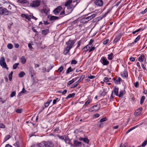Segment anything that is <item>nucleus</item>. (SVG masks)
<instances>
[{
    "mask_svg": "<svg viewBox=\"0 0 147 147\" xmlns=\"http://www.w3.org/2000/svg\"><path fill=\"white\" fill-rule=\"evenodd\" d=\"M120 39V38L119 36L116 37L114 39L113 43L114 44H115L116 43L119 41Z\"/></svg>",
    "mask_w": 147,
    "mask_h": 147,
    "instance_id": "aec40b11",
    "label": "nucleus"
},
{
    "mask_svg": "<svg viewBox=\"0 0 147 147\" xmlns=\"http://www.w3.org/2000/svg\"><path fill=\"white\" fill-rule=\"evenodd\" d=\"M74 145L76 146H78L79 145L81 144V142H79L77 140H75L74 142Z\"/></svg>",
    "mask_w": 147,
    "mask_h": 147,
    "instance_id": "c85d7f7f",
    "label": "nucleus"
},
{
    "mask_svg": "<svg viewBox=\"0 0 147 147\" xmlns=\"http://www.w3.org/2000/svg\"><path fill=\"white\" fill-rule=\"evenodd\" d=\"M19 65V63H15L13 66V69H16Z\"/></svg>",
    "mask_w": 147,
    "mask_h": 147,
    "instance_id": "c9c22d12",
    "label": "nucleus"
},
{
    "mask_svg": "<svg viewBox=\"0 0 147 147\" xmlns=\"http://www.w3.org/2000/svg\"><path fill=\"white\" fill-rule=\"evenodd\" d=\"M75 95V94L74 93H73L71 94H69L67 96L66 98V99H68L69 98L73 97Z\"/></svg>",
    "mask_w": 147,
    "mask_h": 147,
    "instance_id": "b1692460",
    "label": "nucleus"
},
{
    "mask_svg": "<svg viewBox=\"0 0 147 147\" xmlns=\"http://www.w3.org/2000/svg\"><path fill=\"white\" fill-rule=\"evenodd\" d=\"M30 18H32V19H34L35 20H36L37 19L36 18V17H35L33 15H30Z\"/></svg>",
    "mask_w": 147,
    "mask_h": 147,
    "instance_id": "052dcab7",
    "label": "nucleus"
},
{
    "mask_svg": "<svg viewBox=\"0 0 147 147\" xmlns=\"http://www.w3.org/2000/svg\"><path fill=\"white\" fill-rule=\"evenodd\" d=\"M84 77H85V76L84 75H82L81 76L80 78L78 81H79V82H80L82 80H83V79H84Z\"/></svg>",
    "mask_w": 147,
    "mask_h": 147,
    "instance_id": "de8ad7c7",
    "label": "nucleus"
},
{
    "mask_svg": "<svg viewBox=\"0 0 147 147\" xmlns=\"http://www.w3.org/2000/svg\"><path fill=\"white\" fill-rule=\"evenodd\" d=\"M74 82V80H73L72 79L71 80L69 81L67 83V84L69 85H70L73 83Z\"/></svg>",
    "mask_w": 147,
    "mask_h": 147,
    "instance_id": "bf43d9fd",
    "label": "nucleus"
},
{
    "mask_svg": "<svg viewBox=\"0 0 147 147\" xmlns=\"http://www.w3.org/2000/svg\"><path fill=\"white\" fill-rule=\"evenodd\" d=\"M147 12V8H146L144 11L141 12V13L142 14H144L145 13H146Z\"/></svg>",
    "mask_w": 147,
    "mask_h": 147,
    "instance_id": "e2e57ef3",
    "label": "nucleus"
},
{
    "mask_svg": "<svg viewBox=\"0 0 147 147\" xmlns=\"http://www.w3.org/2000/svg\"><path fill=\"white\" fill-rule=\"evenodd\" d=\"M72 0H68L65 4V6L67 7V12L68 13H70L72 12L75 7L77 5V3L74 6L71 4V3H72Z\"/></svg>",
    "mask_w": 147,
    "mask_h": 147,
    "instance_id": "f03ea898",
    "label": "nucleus"
},
{
    "mask_svg": "<svg viewBox=\"0 0 147 147\" xmlns=\"http://www.w3.org/2000/svg\"><path fill=\"white\" fill-rule=\"evenodd\" d=\"M108 59L109 60H112L114 57L113 54L112 53H111L108 55Z\"/></svg>",
    "mask_w": 147,
    "mask_h": 147,
    "instance_id": "f3484780",
    "label": "nucleus"
},
{
    "mask_svg": "<svg viewBox=\"0 0 147 147\" xmlns=\"http://www.w3.org/2000/svg\"><path fill=\"white\" fill-rule=\"evenodd\" d=\"M63 69V66H61L58 69L57 71L58 72H61Z\"/></svg>",
    "mask_w": 147,
    "mask_h": 147,
    "instance_id": "f704fd0d",
    "label": "nucleus"
},
{
    "mask_svg": "<svg viewBox=\"0 0 147 147\" xmlns=\"http://www.w3.org/2000/svg\"><path fill=\"white\" fill-rule=\"evenodd\" d=\"M73 70L71 69V67H69L68 68L67 70L66 73L67 74H69L70 72L72 71Z\"/></svg>",
    "mask_w": 147,
    "mask_h": 147,
    "instance_id": "7c9ffc66",
    "label": "nucleus"
},
{
    "mask_svg": "<svg viewBox=\"0 0 147 147\" xmlns=\"http://www.w3.org/2000/svg\"><path fill=\"white\" fill-rule=\"evenodd\" d=\"M77 63V61L75 60H72L71 62V64H76Z\"/></svg>",
    "mask_w": 147,
    "mask_h": 147,
    "instance_id": "09e8293b",
    "label": "nucleus"
},
{
    "mask_svg": "<svg viewBox=\"0 0 147 147\" xmlns=\"http://www.w3.org/2000/svg\"><path fill=\"white\" fill-rule=\"evenodd\" d=\"M64 140L66 144H71V140L67 137H66L65 138Z\"/></svg>",
    "mask_w": 147,
    "mask_h": 147,
    "instance_id": "2eb2a0df",
    "label": "nucleus"
},
{
    "mask_svg": "<svg viewBox=\"0 0 147 147\" xmlns=\"http://www.w3.org/2000/svg\"><path fill=\"white\" fill-rule=\"evenodd\" d=\"M145 99V96H142V97L141 98V100H140V104H141L142 105L143 104Z\"/></svg>",
    "mask_w": 147,
    "mask_h": 147,
    "instance_id": "72a5a7b5",
    "label": "nucleus"
},
{
    "mask_svg": "<svg viewBox=\"0 0 147 147\" xmlns=\"http://www.w3.org/2000/svg\"><path fill=\"white\" fill-rule=\"evenodd\" d=\"M100 107L98 105H95L90 108V110L92 111H96L99 110Z\"/></svg>",
    "mask_w": 147,
    "mask_h": 147,
    "instance_id": "9b49d317",
    "label": "nucleus"
},
{
    "mask_svg": "<svg viewBox=\"0 0 147 147\" xmlns=\"http://www.w3.org/2000/svg\"><path fill=\"white\" fill-rule=\"evenodd\" d=\"M79 81H78L76 82L74 84L72 85V87L75 88L79 84Z\"/></svg>",
    "mask_w": 147,
    "mask_h": 147,
    "instance_id": "e433bc0d",
    "label": "nucleus"
},
{
    "mask_svg": "<svg viewBox=\"0 0 147 147\" xmlns=\"http://www.w3.org/2000/svg\"><path fill=\"white\" fill-rule=\"evenodd\" d=\"M100 61L104 65H107L109 64V61L107 60L106 58L105 57H101Z\"/></svg>",
    "mask_w": 147,
    "mask_h": 147,
    "instance_id": "423d86ee",
    "label": "nucleus"
},
{
    "mask_svg": "<svg viewBox=\"0 0 147 147\" xmlns=\"http://www.w3.org/2000/svg\"><path fill=\"white\" fill-rule=\"evenodd\" d=\"M92 47V46L89 45H88L84 48L83 49H84V51H85V53H86L88 51H89L90 49Z\"/></svg>",
    "mask_w": 147,
    "mask_h": 147,
    "instance_id": "f8f14e48",
    "label": "nucleus"
},
{
    "mask_svg": "<svg viewBox=\"0 0 147 147\" xmlns=\"http://www.w3.org/2000/svg\"><path fill=\"white\" fill-rule=\"evenodd\" d=\"M5 3H6L7 4H9L8 3L5 1V0H0V5H2Z\"/></svg>",
    "mask_w": 147,
    "mask_h": 147,
    "instance_id": "473e14b6",
    "label": "nucleus"
},
{
    "mask_svg": "<svg viewBox=\"0 0 147 147\" xmlns=\"http://www.w3.org/2000/svg\"><path fill=\"white\" fill-rule=\"evenodd\" d=\"M62 9L61 6H59L55 8L53 11V12L55 15H57L61 11Z\"/></svg>",
    "mask_w": 147,
    "mask_h": 147,
    "instance_id": "9d476101",
    "label": "nucleus"
},
{
    "mask_svg": "<svg viewBox=\"0 0 147 147\" xmlns=\"http://www.w3.org/2000/svg\"><path fill=\"white\" fill-rule=\"evenodd\" d=\"M121 80H122L120 78H119L118 79L114 80L115 83L116 84H120L121 81Z\"/></svg>",
    "mask_w": 147,
    "mask_h": 147,
    "instance_id": "4be33fe9",
    "label": "nucleus"
},
{
    "mask_svg": "<svg viewBox=\"0 0 147 147\" xmlns=\"http://www.w3.org/2000/svg\"><path fill=\"white\" fill-rule=\"evenodd\" d=\"M11 138L10 136L9 135H7L5 137L4 140V141L5 142L7 140H8V139H9L10 138Z\"/></svg>",
    "mask_w": 147,
    "mask_h": 147,
    "instance_id": "4c0bfd02",
    "label": "nucleus"
},
{
    "mask_svg": "<svg viewBox=\"0 0 147 147\" xmlns=\"http://www.w3.org/2000/svg\"><path fill=\"white\" fill-rule=\"evenodd\" d=\"M44 142L39 144L38 146L39 147H45V145Z\"/></svg>",
    "mask_w": 147,
    "mask_h": 147,
    "instance_id": "c756f323",
    "label": "nucleus"
},
{
    "mask_svg": "<svg viewBox=\"0 0 147 147\" xmlns=\"http://www.w3.org/2000/svg\"><path fill=\"white\" fill-rule=\"evenodd\" d=\"M106 92H105L104 91H103L102 93L100 94V95L101 96H104L106 94Z\"/></svg>",
    "mask_w": 147,
    "mask_h": 147,
    "instance_id": "69168bd1",
    "label": "nucleus"
},
{
    "mask_svg": "<svg viewBox=\"0 0 147 147\" xmlns=\"http://www.w3.org/2000/svg\"><path fill=\"white\" fill-rule=\"evenodd\" d=\"M0 127L1 128H4L5 127V125L3 123L0 124Z\"/></svg>",
    "mask_w": 147,
    "mask_h": 147,
    "instance_id": "680f3d73",
    "label": "nucleus"
},
{
    "mask_svg": "<svg viewBox=\"0 0 147 147\" xmlns=\"http://www.w3.org/2000/svg\"><path fill=\"white\" fill-rule=\"evenodd\" d=\"M41 4L40 1L36 0L33 1L30 4V6L32 7H39Z\"/></svg>",
    "mask_w": 147,
    "mask_h": 147,
    "instance_id": "20e7f679",
    "label": "nucleus"
},
{
    "mask_svg": "<svg viewBox=\"0 0 147 147\" xmlns=\"http://www.w3.org/2000/svg\"><path fill=\"white\" fill-rule=\"evenodd\" d=\"M18 1L22 4H26L29 3V1L27 0H18Z\"/></svg>",
    "mask_w": 147,
    "mask_h": 147,
    "instance_id": "6ab92c4d",
    "label": "nucleus"
},
{
    "mask_svg": "<svg viewBox=\"0 0 147 147\" xmlns=\"http://www.w3.org/2000/svg\"><path fill=\"white\" fill-rule=\"evenodd\" d=\"M124 92V91L123 90L120 91L119 92V94H118V95L117 96H119V97H123V96Z\"/></svg>",
    "mask_w": 147,
    "mask_h": 147,
    "instance_id": "412c9836",
    "label": "nucleus"
},
{
    "mask_svg": "<svg viewBox=\"0 0 147 147\" xmlns=\"http://www.w3.org/2000/svg\"><path fill=\"white\" fill-rule=\"evenodd\" d=\"M106 120V118H103L102 119H101L100 121V123H102V122H103L104 121H105Z\"/></svg>",
    "mask_w": 147,
    "mask_h": 147,
    "instance_id": "6e6d98bb",
    "label": "nucleus"
},
{
    "mask_svg": "<svg viewBox=\"0 0 147 147\" xmlns=\"http://www.w3.org/2000/svg\"><path fill=\"white\" fill-rule=\"evenodd\" d=\"M48 11V9L46 7H44L43 8V9L42 10V12L43 13H45L46 15L47 14Z\"/></svg>",
    "mask_w": 147,
    "mask_h": 147,
    "instance_id": "dca6fc26",
    "label": "nucleus"
},
{
    "mask_svg": "<svg viewBox=\"0 0 147 147\" xmlns=\"http://www.w3.org/2000/svg\"><path fill=\"white\" fill-rule=\"evenodd\" d=\"M86 15L88 16L82 19L81 20V22H83V23H86L87 22H88L94 18L96 14L94 13L92 14V13H89L88 14Z\"/></svg>",
    "mask_w": 147,
    "mask_h": 147,
    "instance_id": "7ed1b4c3",
    "label": "nucleus"
},
{
    "mask_svg": "<svg viewBox=\"0 0 147 147\" xmlns=\"http://www.w3.org/2000/svg\"><path fill=\"white\" fill-rule=\"evenodd\" d=\"M109 78H108L105 77L104 78V82H107L109 81Z\"/></svg>",
    "mask_w": 147,
    "mask_h": 147,
    "instance_id": "13d9d810",
    "label": "nucleus"
},
{
    "mask_svg": "<svg viewBox=\"0 0 147 147\" xmlns=\"http://www.w3.org/2000/svg\"><path fill=\"white\" fill-rule=\"evenodd\" d=\"M113 92H112L111 94V96L110 97V98H109L110 101H112L113 100Z\"/></svg>",
    "mask_w": 147,
    "mask_h": 147,
    "instance_id": "864d4df0",
    "label": "nucleus"
},
{
    "mask_svg": "<svg viewBox=\"0 0 147 147\" xmlns=\"http://www.w3.org/2000/svg\"><path fill=\"white\" fill-rule=\"evenodd\" d=\"M25 75V73L23 71H21L19 74V76L20 78L23 77Z\"/></svg>",
    "mask_w": 147,
    "mask_h": 147,
    "instance_id": "2f4dec72",
    "label": "nucleus"
},
{
    "mask_svg": "<svg viewBox=\"0 0 147 147\" xmlns=\"http://www.w3.org/2000/svg\"><path fill=\"white\" fill-rule=\"evenodd\" d=\"M10 11L6 8L1 7H0V15H7Z\"/></svg>",
    "mask_w": 147,
    "mask_h": 147,
    "instance_id": "39448f33",
    "label": "nucleus"
},
{
    "mask_svg": "<svg viewBox=\"0 0 147 147\" xmlns=\"http://www.w3.org/2000/svg\"><path fill=\"white\" fill-rule=\"evenodd\" d=\"M83 141L86 143H88L89 142V140L87 138H84Z\"/></svg>",
    "mask_w": 147,
    "mask_h": 147,
    "instance_id": "8fccbe9b",
    "label": "nucleus"
},
{
    "mask_svg": "<svg viewBox=\"0 0 147 147\" xmlns=\"http://www.w3.org/2000/svg\"><path fill=\"white\" fill-rule=\"evenodd\" d=\"M59 101V100L58 98H57L56 99H54L53 100V105L55 104L57 102V101Z\"/></svg>",
    "mask_w": 147,
    "mask_h": 147,
    "instance_id": "603ef678",
    "label": "nucleus"
},
{
    "mask_svg": "<svg viewBox=\"0 0 147 147\" xmlns=\"http://www.w3.org/2000/svg\"><path fill=\"white\" fill-rule=\"evenodd\" d=\"M109 41V39H107L105 40H104L103 42V44L104 45H106Z\"/></svg>",
    "mask_w": 147,
    "mask_h": 147,
    "instance_id": "5fc2aeb1",
    "label": "nucleus"
},
{
    "mask_svg": "<svg viewBox=\"0 0 147 147\" xmlns=\"http://www.w3.org/2000/svg\"><path fill=\"white\" fill-rule=\"evenodd\" d=\"M94 3L96 5L99 7H101L103 4L102 0H94Z\"/></svg>",
    "mask_w": 147,
    "mask_h": 147,
    "instance_id": "0eeeda50",
    "label": "nucleus"
},
{
    "mask_svg": "<svg viewBox=\"0 0 147 147\" xmlns=\"http://www.w3.org/2000/svg\"><path fill=\"white\" fill-rule=\"evenodd\" d=\"M16 94V92L15 91H13L11 92L10 94L11 97H13L14 96H15Z\"/></svg>",
    "mask_w": 147,
    "mask_h": 147,
    "instance_id": "c03bdc74",
    "label": "nucleus"
},
{
    "mask_svg": "<svg viewBox=\"0 0 147 147\" xmlns=\"http://www.w3.org/2000/svg\"><path fill=\"white\" fill-rule=\"evenodd\" d=\"M7 47L8 48H9L10 49H11L13 48V46L12 45V44H11V43H9V44H8V45H7Z\"/></svg>",
    "mask_w": 147,
    "mask_h": 147,
    "instance_id": "37998d69",
    "label": "nucleus"
},
{
    "mask_svg": "<svg viewBox=\"0 0 147 147\" xmlns=\"http://www.w3.org/2000/svg\"><path fill=\"white\" fill-rule=\"evenodd\" d=\"M141 30H142V29H141V28H139L137 30H136L134 31L133 32H132V34H135L136 33V32H138L140 31Z\"/></svg>",
    "mask_w": 147,
    "mask_h": 147,
    "instance_id": "ea45409f",
    "label": "nucleus"
},
{
    "mask_svg": "<svg viewBox=\"0 0 147 147\" xmlns=\"http://www.w3.org/2000/svg\"><path fill=\"white\" fill-rule=\"evenodd\" d=\"M74 43L75 42L74 40H70L66 42V45H68L65 48L63 52L64 55H66L69 52V50L72 48Z\"/></svg>",
    "mask_w": 147,
    "mask_h": 147,
    "instance_id": "f257e3e1",
    "label": "nucleus"
},
{
    "mask_svg": "<svg viewBox=\"0 0 147 147\" xmlns=\"http://www.w3.org/2000/svg\"><path fill=\"white\" fill-rule=\"evenodd\" d=\"M90 102V100L89 99H88L85 102V104L84 105L83 108H86V107L89 104Z\"/></svg>",
    "mask_w": 147,
    "mask_h": 147,
    "instance_id": "cd10ccee",
    "label": "nucleus"
},
{
    "mask_svg": "<svg viewBox=\"0 0 147 147\" xmlns=\"http://www.w3.org/2000/svg\"><path fill=\"white\" fill-rule=\"evenodd\" d=\"M53 66L51 65V64H49L47 67V72H49L52 69Z\"/></svg>",
    "mask_w": 147,
    "mask_h": 147,
    "instance_id": "393cba45",
    "label": "nucleus"
},
{
    "mask_svg": "<svg viewBox=\"0 0 147 147\" xmlns=\"http://www.w3.org/2000/svg\"><path fill=\"white\" fill-rule=\"evenodd\" d=\"M59 18L58 17L52 16L50 18V20H56L58 19Z\"/></svg>",
    "mask_w": 147,
    "mask_h": 147,
    "instance_id": "bb28decb",
    "label": "nucleus"
},
{
    "mask_svg": "<svg viewBox=\"0 0 147 147\" xmlns=\"http://www.w3.org/2000/svg\"><path fill=\"white\" fill-rule=\"evenodd\" d=\"M16 112L18 113H21L22 112V109H18L16 110Z\"/></svg>",
    "mask_w": 147,
    "mask_h": 147,
    "instance_id": "49530a36",
    "label": "nucleus"
},
{
    "mask_svg": "<svg viewBox=\"0 0 147 147\" xmlns=\"http://www.w3.org/2000/svg\"><path fill=\"white\" fill-rule=\"evenodd\" d=\"M140 35H138L134 40V42L136 43L140 39Z\"/></svg>",
    "mask_w": 147,
    "mask_h": 147,
    "instance_id": "79ce46f5",
    "label": "nucleus"
},
{
    "mask_svg": "<svg viewBox=\"0 0 147 147\" xmlns=\"http://www.w3.org/2000/svg\"><path fill=\"white\" fill-rule=\"evenodd\" d=\"M136 128V126H134V127H132L131 128L129 129H128L126 132V134H127L128 133H129V132H130L132 130Z\"/></svg>",
    "mask_w": 147,
    "mask_h": 147,
    "instance_id": "a18cd8bd",
    "label": "nucleus"
},
{
    "mask_svg": "<svg viewBox=\"0 0 147 147\" xmlns=\"http://www.w3.org/2000/svg\"><path fill=\"white\" fill-rule=\"evenodd\" d=\"M49 103L48 102H47L45 103V107H47L49 106Z\"/></svg>",
    "mask_w": 147,
    "mask_h": 147,
    "instance_id": "774afa93",
    "label": "nucleus"
},
{
    "mask_svg": "<svg viewBox=\"0 0 147 147\" xmlns=\"http://www.w3.org/2000/svg\"><path fill=\"white\" fill-rule=\"evenodd\" d=\"M0 64L2 67L8 69V68L7 67V65L5 62V59L4 57H2L1 59L0 60Z\"/></svg>",
    "mask_w": 147,
    "mask_h": 147,
    "instance_id": "6e6552de",
    "label": "nucleus"
},
{
    "mask_svg": "<svg viewBox=\"0 0 147 147\" xmlns=\"http://www.w3.org/2000/svg\"><path fill=\"white\" fill-rule=\"evenodd\" d=\"M95 49V48L94 47H92L91 48H90V49L89 50V53H90L91 51L94 50Z\"/></svg>",
    "mask_w": 147,
    "mask_h": 147,
    "instance_id": "4d7b16f0",
    "label": "nucleus"
},
{
    "mask_svg": "<svg viewBox=\"0 0 147 147\" xmlns=\"http://www.w3.org/2000/svg\"><path fill=\"white\" fill-rule=\"evenodd\" d=\"M27 19L28 20H30V17L29 16H28L26 15V17L25 18Z\"/></svg>",
    "mask_w": 147,
    "mask_h": 147,
    "instance_id": "338daca9",
    "label": "nucleus"
},
{
    "mask_svg": "<svg viewBox=\"0 0 147 147\" xmlns=\"http://www.w3.org/2000/svg\"><path fill=\"white\" fill-rule=\"evenodd\" d=\"M94 40L93 39H91L89 42L88 44L92 46V44L93 43V42H94Z\"/></svg>",
    "mask_w": 147,
    "mask_h": 147,
    "instance_id": "3c124183",
    "label": "nucleus"
},
{
    "mask_svg": "<svg viewBox=\"0 0 147 147\" xmlns=\"http://www.w3.org/2000/svg\"><path fill=\"white\" fill-rule=\"evenodd\" d=\"M20 59L22 63L24 64L26 63V59L24 57L22 56V57H21Z\"/></svg>",
    "mask_w": 147,
    "mask_h": 147,
    "instance_id": "a878e982",
    "label": "nucleus"
},
{
    "mask_svg": "<svg viewBox=\"0 0 147 147\" xmlns=\"http://www.w3.org/2000/svg\"><path fill=\"white\" fill-rule=\"evenodd\" d=\"M46 68L45 67H43L42 68V72L44 73L47 71Z\"/></svg>",
    "mask_w": 147,
    "mask_h": 147,
    "instance_id": "0e129e2a",
    "label": "nucleus"
},
{
    "mask_svg": "<svg viewBox=\"0 0 147 147\" xmlns=\"http://www.w3.org/2000/svg\"><path fill=\"white\" fill-rule=\"evenodd\" d=\"M49 31L48 29L43 30L42 31V33L43 35H46L48 33Z\"/></svg>",
    "mask_w": 147,
    "mask_h": 147,
    "instance_id": "5701e85b",
    "label": "nucleus"
},
{
    "mask_svg": "<svg viewBox=\"0 0 147 147\" xmlns=\"http://www.w3.org/2000/svg\"><path fill=\"white\" fill-rule=\"evenodd\" d=\"M65 11H62L60 14V17L61 18L63 17L64 16H65Z\"/></svg>",
    "mask_w": 147,
    "mask_h": 147,
    "instance_id": "a19ab883",
    "label": "nucleus"
},
{
    "mask_svg": "<svg viewBox=\"0 0 147 147\" xmlns=\"http://www.w3.org/2000/svg\"><path fill=\"white\" fill-rule=\"evenodd\" d=\"M118 91L119 88L118 87L116 86L114 87L113 92L117 96L118 95Z\"/></svg>",
    "mask_w": 147,
    "mask_h": 147,
    "instance_id": "ddd939ff",
    "label": "nucleus"
},
{
    "mask_svg": "<svg viewBox=\"0 0 147 147\" xmlns=\"http://www.w3.org/2000/svg\"><path fill=\"white\" fill-rule=\"evenodd\" d=\"M147 144V140L144 141L142 144V147H145Z\"/></svg>",
    "mask_w": 147,
    "mask_h": 147,
    "instance_id": "58836bf2",
    "label": "nucleus"
},
{
    "mask_svg": "<svg viewBox=\"0 0 147 147\" xmlns=\"http://www.w3.org/2000/svg\"><path fill=\"white\" fill-rule=\"evenodd\" d=\"M45 142V147H52L53 145L52 143L50 142Z\"/></svg>",
    "mask_w": 147,
    "mask_h": 147,
    "instance_id": "4468645a",
    "label": "nucleus"
},
{
    "mask_svg": "<svg viewBox=\"0 0 147 147\" xmlns=\"http://www.w3.org/2000/svg\"><path fill=\"white\" fill-rule=\"evenodd\" d=\"M144 55H141L138 58V61L140 62H142L144 59Z\"/></svg>",
    "mask_w": 147,
    "mask_h": 147,
    "instance_id": "a211bd4d",
    "label": "nucleus"
},
{
    "mask_svg": "<svg viewBox=\"0 0 147 147\" xmlns=\"http://www.w3.org/2000/svg\"><path fill=\"white\" fill-rule=\"evenodd\" d=\"M142 107L136 110L134 113V115L136 116H139L142 115Z\"/></svg>",
    "mask_w": 147,
    "mask_h": 147,
    "instance_id": "1a4fd4ad",
    "label": "nucleus"
}]
</instances>
